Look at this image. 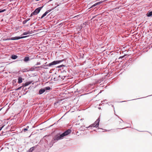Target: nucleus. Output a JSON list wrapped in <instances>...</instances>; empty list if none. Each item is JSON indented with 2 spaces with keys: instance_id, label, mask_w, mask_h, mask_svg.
Segmentation results:
<instances>
[{
  "instance_id": "obj_27",
  "label": "nucleus",
  "mask_w": 152,
  "mask_h": 152,
  "mask_svg": "<svg viewBox=\"0 0 152 152\" xmlns=\"http://www.w3.org/2000/svg\"><path fill=\"white\" fill-rule=\"evenodd\" d=\"M27 130H28V129L26 128H24L22 130V131H23V132H25Z\"/></svg>"
},
{
  "instance_id": "obj_36",
  "label": "nucleus",
  "mask_w": 152,
  "mask_h": 152,
  "mask_svg": "<svg viewBox=\"0 0 152 152\" xmlns=\"http://www.w3.org/2000/svg\"><path fill=\"white\" fill-rule=\"evenodd\" d=\"M112 106L113 107V109H114V106L113 105H112ZM114 112H115V110H114Z\"/></svg>"
},
{
  "instance_id": "obj_43",
  "label": "nucleus",
  "mask_w": 152,
  "mask_h": 152,
  "mask_svg": "<svg viewBox=\"0 0 152 152\" xmlns=\"http://www.w3.org/2000/svg\"><path fill=\"white\" fill-rule=\"evenodd\" d=\"M106 99H105V100H104V102H105V101H106Z\"/></svg>"
},
{
  "instance_id": "obj_26",
  "label": "nucleus",
  "mask_w": 152,
  "mask_h": 152,
  "mask_svg": "<svg viewBox=\"0 0 152 152\" xmlns=\"http://www.w3.org/2000/svg\"><path fill=\"white\" fill-rule=\"evenodd\" d=\"M22 86H20V87H19L18 88H17L16 89H15V90L16 91H18V90H20L22 88Z\"/></svg>"
},
{
  "instance_id": "obj_23",
  "label": "nucleus",
  "mask_w": 152,
  "mask_h": 152,
  "mask_svg": "<svg viewBox=\"0 0 152 152\" xmlns=\"http://www.w3.org/2000/svg\"><path fill=\"white\" fill-rule=\"evenodd\" d=\"M66 66L65 65H64V64H62V65H59V66H58L57 67L58 68H61L62 66H64L65 67Z\"/></svg>"
},
{
  "instance_id": "obj_24",
  "label": "nucleus",
  "mask_w": 152,
  "mask_h": 152,
  "mask_svg": "<svg viewBox=\"0 0 152 152\" xmlns=\"http://www.w3.org/2000/svg\"><path fill=\"white\" fill-rule=\"evenodd\" d=\"M27 70V69H22L21 70V72L23 73V72H27V71H26Z\"/></svg>"
},
{
  "instance_id": "obj_52",
  "label": "nucleus",
  "mask_w": 152,
  "mask_h": 152,
  "mask_svg": "<svg viewBox=\"0 0 152 152\" xmlns=\"http://www.w3.org/2000/svg\"><path fill=\"white\" fill-rule=\"evenodd\" d=\"M116 115L118 117V115Z\"/></svg>"
},
{
  "instance_id": "obj_14",
  "label": "nucleus",
  "mask_w": 152,
  "mask_h": 152,
  "mask_svg": "<svg viewBox=\"0 0 152 152\" xmlns=\"http://www.w3.org/2000/svg\"><path fill=\"white\" fill-rule=\"evenodd\" d=\"M18 57V56L17 55H13L11 56V58L12 59H17Z\"/></svg>"
},
{
  "instance_id": "obj_39",
  "label": "nucleus",
  "mask_w": 152,
  "mask_h": 152,
  "mask_svg": "<svg viewBox=\"0 0 152 152\" xmlns=\"http://www.w3.org/2000/svg\"><path fill=\"white\" fill-rule=\"evenodd\" d=\"M107 104L109 105H110V104H109L108 102L107 103Z\"/></svg>"
},
{
  "instance_id": "obj_15",
  "label": "nucleus",
  "mask_w": 152,
  "mask_h": 152,
  "mask_svg": "<svg viewBox=\"0 0 152 152\" xmlns=\"http://www.w3.org/2000/svg\"><path fill=\"white\" fill-rule=\"evenodd\" d=\"M147 16L150 17L152 15V11H148V12L146 14Z\"/></svg>"
},
{
  "instance_id": "obj_20",
  "label": "nucleus",
  "mask_w": 152,
  "mask_h": 152,
  "mask_svg": "<svg viewBox=\"0 0 152 152\" xmlns=\"http://www.w3.org/2000/svg\"><path fill=\"white\" fill-rule=\"evenodd\" d=\"M95 125L94 124H91V125H90L89 126H88V127H86V128H89L90 127H96V126H95Z\"/></svg>"
},
{
  "instance_id": "obj_5",
  "label": "nucleus",
  "mask_w": 152,
  "mask_h": 152,
  "mask_svg": "<svg viewBox=\"0 0 152 152\" xmlns=\"http://www.w3.org/2000/svg\"><path fill=\"white\" fill-rule=\"evenodd\" d=\"M28 36H21V37H11V40H18L19 39H23L24 38H25L26 37H28Z\"/></svg>"
},
{
  "instance_id": "obj_1",
  "label": "nucleus",
  "mask_w": 152,
  "mask_h": 152,
  "mask_svg": "<svg viewBox=\"0 0 152 152\" xmlns=\"http://www.w3.org/2000/svg\"><path fill=\"white\" fill-rule=\"evenodd\" d=\"M64 60V59H63L60 60L54 61L51 63H50L48 64H45L44 65L41 66H39V67L43 68L45 69H47L48 68L46 67L49 66L53 67V66L56 65L57 64H59L63 61Z\"/></svg>"
},
{
  "instance_id": "obj_17",
  "label": "nucleus",
  "mask_w": 152,
  "mask_h": 152,
  "mask_svg": "<svg viewBox=\"0 0 152 152\" xmlns=\"http://www.w3.org/2000/svg\"><path fill=\"white\" fill-rule=\"evenodd\" d=\"M18 83H22L23 79L21 77H19L18 79Z\"/></svg>"
},
{
  "instance_id": "obj_4",
  "label": "nucleus",
  "mask_w": 152,
  "mask_h": 152,
  "mask_svg": "<svg viewBox=\"0 0 152 152\" xmlns=\"http://www.w3.org/2000/svg\"><path fill=\"white\" fill-rule=\"evenodd\" d=\"M43 7V6L39 7L36 8L35 10L33 12V14H34V15H36L38 14L40 12L41 10Z\"/></svg>"
},
{
  "instance_id": "obj_41",
  "label": "nucleus",
  "mask_w": 152,
  "mask_h": 152,
  "mask_svg": "<svg viewBox=\"0 0 152 152\" xmlns=\"http://www.w3.org/2000/svg\"><path fill=\"white\" fill-rule=\"evenodd\" d=\"M149 133L150 134L152 135V134H151L150 132H149Z\"/></svg>"
},
{
  "instance_id": "obj_18",
  "label": "nucleus",
  "mask_w": 152,
  "mask_h": 152,
  "mask_svg": "<svg viewBox=\"0 0 152 152\" xmlns=\"http://www.w3.org/2000/svg\"><path fill=\"white\" fill-rule=\"evenodd\" d=\"M30 20V18H27L25 20L23 21V22H22L23 24V25L25 24H26V22L27 21H28Z\"/></svg>"
},
{
  "instance_id": "obj_10",
  "label": "nucleus",
  "mask_w": 152,
  "mask_h": 152,
  "mask_svg": "<svg viewBox=\"0 0 152 152\" xmlns=\"http://www.w3.org/2000/svg\"><path fill=\"white\" fill-rule=\"evenodd\" d=\"M31 83V81H29L27 82L24 83H23L22 84L23 85V86L26 87L29 85Z\"/></svg>"
},
{
  "instance_id": "obj_28",
  "label": "nucleus",
  "mask_w": 152,
  "mask_h": 152,
  "mask_svg": "<svg viewBox=\"0 0 152 152\" xmlns=\"http://www.w3.org/2000/svg\"><path fill=\"white\" fill-rule=\"evenodd\" d=\"M11 38H7L5 40L7 41V40H11Z\"/></svg>"
},
{
  "instance_id": "obj_50",
  "label": "nucleus",
  "mask_w": 152,
  "mask_h": 152,
  "mask_svg": "<svg viewBox=\"0 0 152 152\" xmlns=\"http://www.w3.org/2000/svg\"><path fill=\"white\" fill-rule=\"evenodd\" d=\"M135 100V99H132V100Z\"/></svg>"
},
{
  "instance_id": "obj_44",
  "label": "nucleus",
  "mask_w": 152,
  "mask_h": 152,
  "mask_svg": "<svg viewBox=\"0 0 152 152\" xmlns=\"http://www.w3.org/2000/svg\"><path fill=\"white\" fill-rule=\"evenodd\" d=\"M126 63H125L124 64V65H125V64L126 65Z\"/></svg>"
},
{
  "instance_id": "obj_3",
  "label": "nucleus",
  "mask_w": 152,
  "mask_h": 152,
  "mask_svg": "<svg viewBox=\"0 0 152 152\" xmlns=\"http://www.w3.org/2000/svg\"><path fill=\"white\" fill-rule=\"evenodd\" d=\"M71 130L70 129H68V130H66L63 133L61 134V135L62 136V137L63 138L64 137L68 135L71 133Z\"/></svg>"
},
{
  "instance_id": "obj_31",
  "label": "nucleus",
  "mask_w": 152,
  "mask_h": 152,
  "mask_svg": "<svg viewBox=\"0 0 152 152\" xmlns=\"http://www.w3.org/2000/svg\"><path fill=\"white\" fill-rule=\"evenodd\" d=\"M40 62H37L36 64H35L36 65H40Z\"/></svg>"
},
{
  "instance_id": "obj_35",
  "label": "nucleus",
  "mask_w": 152,
  "mask_h": 152,
  "mask_svg": "<svg viewBox=\"0 0 152 152\" xmlns=\"http://www.w3.org/2000/svg\"><path fill=\"white\" fill-rule=\"evenodd\" d=\"M29 128V126H26V128L27 129H28Z\"/></svg>"
},
{
  "instance_id": "obj_13",
  "label": "nucleus",
  "mask_w": 152,
  "mask_h": 152,
  "mask_svg": "<svg viewBox=\"0 0 152 152\" xmlns=\"http://www.w3.org/2000/svg\"><path fill=\"white\" fill-rule=\"evenodd\" d=\"M35 148V146L32 147L30 148L28 150L26 151V152H32L34 150Z\"/></svg>"
},
{
  "instance_id": "obj_16",
  "label": "nucleus",
  "mask_w": 152,
  "mask_h": 152,
  "mask_svg": "<svg viewBox=\"0 0 152 152\" xmlns=\"http://www.w3.org/2000/svg\"><path fill=\"white\" fill-rule=\"evenodd\" d=\"M29 60H30L29 58V57H28V56L25 57L24 58V59H23V61L25 62H27Z\"/></svg>"
},
{
  "instance_id": "obj_37",
  "label": "nucleus",
  "mask_w": 152,
  "mask_h": 152,
  "mask_svg": "<svg viewBox=\"0 0 152 152\" xmlns=\"http://www.w3.org/2000/svg\"><path fill=\"white\" fill-rule=\"evenodd\" d=\"M124 56H121L119 58H123Z\"/></svg>"
},
{
  "instance_id": "obj_49",
  "label": "nucleus",
  "mask_w": 152,
  "mask_h": 152,
  "mask_svg": "<svg viewBox=\"0 0 152 152\" xmlns=\"http://www.w3.org/2000/svg\"><path fill=\"white\" fill-rule=\"evenodd\" d=\"M138 98V99H141V98Z\"/></svg>"
},
{
  "instance_id": "obj_48",
  "label": "nucleus",
  "mask_w": 152,
  "mask_h": 152,
  "mask_svg": "<svg viewBox=\"0 0 152 152\" xmlns=\"http://www.w3.org/2000/svg\"><path fill=\"white\" fill-rule=\"evenodd\" d=\"M152 95H150L148 96H152Z\"/></svg>"
},
{
  "instance_id": "obj_45",
  "label": "nucleus",
  "mask_w": 152,
  "mask_h": 152,
  "mask_svg": "<svg viewBox=\"0 0 152 152\" xmlns=\"http://www.w3.org/2000/svg\"><path fill=\"white\" fill-rule=\"evenodd\" d=\"M100 108H101V107H99V109H100Z\"/></svg>"
},
{
  "instance_id": "obj_11",
  "label": "nucleus",
  "mask_w": 152,
  "mask_h": 152,
  "mask_svg": "<svg viewBox=\"0 0 152 152\" xmlns=\"http://www.w3.org/2000/svg\"><path fill=\"white\" fill-rule=\"evenodd\" d=\"M45 91V90L44 88H42L40 89L39 91V95L41 94L44 93Z\"/></svg>"
},
{
  "instance_id": "obj_21",
  "label": "nucleus",
  "mask_w": 152,
  "mask_h": 152,
  "mask_svg": "<svg viewBox=\"0 0 152 152\" xmlns=\"http://www.w3.org/2000/svg\"><path fill=\"white\" fill-rule=\"evenodd\" d=\"M45 91L46 90H50V87L49 86H47L44 88Z\"/></svg>"
},
{
  "instance_id": "obj_30",
  "label": "nucleus",
  "mask_w": 152,
  "mask_h": 152,
  "mask_svg": "<svg viewBox=\"0 0 152 152\" xmlns=\"http://www.w3.org/2000/svg\"><path fill=\"white\" fill-rule=\"evenodd\" d=\"M119 122L120 123H122V122H124V121L122 119H120V121H119Z\"/></svg>"
},
{
  "instance_id": "obj_8",
  "label": "nucleus",
  "mask_w": 152,
  "mask_h": 152,
  "mask_svg": "<svg viewBox=\"0 0 152 152\" xmlns=\"http://www.w3.org/2000/svg\"><path fill=\"white\" fill-rule=\"evenodd\" d=\"M99 121L100 118H99L94 123V124L95 125V126H96V128H97L99 126Z\"/></svg>"
},
{
  "instance_id": "obj_19",
  "label": "nucleus",
  "mask_w": 152,
  "mask_h": 152,
  "mask_svg": "<svg viewBox=\"0 0 152 152\" xmlns=\"http://www.w3.org/2000/svg\"><path fill=\"white\" fill-rule=\"evenodd\" d=\"M61 72L63 74V75H66V71L65 70H62L61 71Z\"/></svg>"
},
{
  "instance_id": "obj_29",
  "label": "nucleus",
  "mask_w": 152,
  "mask_h": 152,
  "mask_svg": "<svg viewBox=\"0 0 152 152\" xmlns=\"http://www.w3.org/2000/svg\"><path fill=\"white\" fill-rule=\"evenodd\" d=\"M55 4L56 5V6H55L54 7H55V8L57 6L59 5V4H58L57 3H55Z\"/></svg>"
},
{
  "instance_id": "obj_2",
  "label": "nucleus",
  "mask_w": 152,
  "mask_h": 152,
  "mask_svg": "<svg viewBox=\"0 0 152 152\" xmlns=\"http://www.w3.org/2000/svg\"><path fill=\"white\" fill-rule=\"evenodd\" d=\"M63 138L62 137L61 134H58L53 138L51 142L54 143V141H58L59 140L62 139Z\"/></svg>"
},
{
  "instance_id": "obj_51",
  "label": "nucleus",
  "mask_w": 152,
  "mask_h": 152,
  "mask_svg": "<svg viewBox=\"0 0 152 152\" xmlns=\"http://www.w3.org/2000/svg\"><path fill=\"white\" fill-rule=\"evenodd\" d=\"M120 129H123V128H121Z\"/></svg>"
},
{
  "instance_id": "obj_12",
  "label": "nucleus",
  "mask_w": 152,
  "mask_h": 152,
  "mask_svg": "<svg viewBox=\"0 0 152 152\" xmlns=\"http://www.w3.org/2000/svg\"><path fill=\"white\" fill-rule=\"evenodd\" d=\"M66 77V75H63V76L59 75L58 77V80H61V79L64 80Z\"/></svg>"
},
{
  "instance_id": "obj_32",
  "label": "nucleus",
  "mask_w": 152,
  "mask_h": 152,
  "mask_svg": "<svg viewBox=\"0 0 152 152\" xmlns=\"http://www.w3.org/2000/svg\"><path fill=\"white\" fill-rule=\"evenodd\" d=\"M33 15H34V14H33V12H32L31 14V15L30 16V17H32Z\"/></svg>"
},
{
  "instance_id": "obj_25",
  "label": "nucleus",
  "mask_w": 152,
  "mask_h": 152,
  "mask_svg": "<svg viewBox=\"0 0 152 152\" xmlns=\"http://www.w3.org/2000/svg\"><path fill=\"white\" fill-rule=\"evenodd\" d=\"M6 10V9H3V10H1L0 9V13L2 12L5 11Z\"/></svg>"
},
{
  "instance_id": "obj_40",
  "label": "nucleus",
  "mask_w": 152,
  "mask_h": 152,
  "mask_svg": "<svg viewBox=\"0 0 152 152\" xmlns=\"http://www.w3.org/2000/svg\"><path fill=\"white\" fill-rule=\"evenodd\" d=\"M15 82V80H13V83Z\"/></svg>"
},
{
  "instance_id": "obj_46",
  "label": "nucleus",
  "mask_w": 152,
  "mask_h": 152,
  "mask_svg": "<svg viewBox=\"0 0 152 152\" xmlns=\"http://www.w3.org/2000/svg\"><path fill=\"white\" fill-rule=\"evenodd\" d=\"M83 119H80V120H83Z\"/></svg>"
},
{
  "instance_id": "obj_47",
  "label": "nucleus",
  "mask_w": 152,
  "mask_h": 152,
  "mask_svg": "<svg viewBox=\"0 0 152 152\" xmlns=\"http://www.w3.org/2000/svg\"><path fill=\"white\" fill-rule=\"evenodd\" d=\"M83 119H80V120H83Z\"/></svg>"
},
{
  "instance_id": "obj_9",
  "label": "nucleus",
  "mask_w": 152,
  "mask_h": 152,
  "mask_svg": "<svg viewBox=\"0 0 152 152\" xmlns=\"http://www.w3.org/2000/svg\"><path fill=\"white\" fill-rule=\"evenodd\" d=\"M39 66H35L31 67L29 70H27V72H29V71H33L35 70V69L38 68H39Z\"/></svg>"
},
{
  "instance_id": "obj_53",
  "label": "nucleus",
  "mask_w": 152,
  "mask_h": 152,
  "mask_svg": "<svg viewBox=\"0 0 152 152\" xmlns=\"http://www.w3.org/2000/svg\"><path fill=\"white\" fill-rule=\"evenodd\" d=\"M130 100H128V101H130Z\"/></svg>"
},
{
  "instance_id": "obj_34",
  "label": "nucleus",
  "mask_w": 152,
  "mask_h": 152,
  "mask_svg": "<svg viewBox=\"0 0 152 152\" xmlns=\"http://www.w3.org/2000/svg\"><path fill=\"white\" fill-rule=\"evenodd\" d=\"M78 16H79V15H78L77 16H75L74 17V18H77V17Z\"/></svg>"
},
{
  "instance_id": "obj_6",
  "label": "nucleus",
  "mask_w": 152,
  "mask_h": 152,
  "mask_svg": "<svg viewBox=\"0 0 152 152\" xmlns=\"http://www.w3.org/2000/svg\"><path fill=\"white\" fill-rule=\"evenodd\" d=\"M55 7H53L51 9H50L48 11H46L41 16V18H39L41 19H42L43 18L45 17L49 12H50L52 10H53L55 8Z\"/></svg>"
},
{
  "instance_id": "obj_7",
  "label": "nucleus",
  "mask_w": 152,
  "mask_h": 152,
  "mask_svg": "<svg viewBox=\"0 0 152 152\" xmlns=\"http://www.w3.org/2000/svg\"><path fill=\"white\" fill-rule=\"evenodd\" d=\"M107 0H104V1H99L98 2H97V3H95V4H93V5H92L91 7V8H93L97 5H99L101 4H102V3L103 2H105L106 1H107Z\"/></svg>"
},
{
  "instance_id": "obj_42",
  "label": "nucleus",
  "mask_w": 152,
  "mask_h": 152,
  "mask_svg": "<svg viewBox=\"0 0 152 152\" xmlns=\"http://www.w3.org/2000/svg\"><path fill=\"white\" fill-rule=\"evenodd\" d=\"M109 131L108 130H105V131Z\"/></svg>"
},
{
  "instance_id": "obj_38",
  "label": "nucleus",
  "mask_w": 152,
  "mask_h": 152,
  "mask_svg": "<svg viewBox=\"0 0 152 152\" xmlns=\"http://www.w3.org/2000/svg\"><path fill=\"white\" fill-rule=\"evenodd\" d=\"M126 101H121V102H126Z\"/></svg>"
},
{
  "instance_id": "obj_33",
  "label": "nucleus",
  "mask_w": 152,
  "mask_h": 152,
  "mask_svg": "<svg viewBox=\"0 0 152 152\" xmlns=\"http://www.w3.org/2000/svg\"><path fill=\"white\" fill-rule=\"evenodd\" d=\"M3 126L0 127V131L3 128Z\"/></svg>"
},
{
  "instance_id": "obj_22",
  "label": "nucleus",
  "mask_w": 152,
  "mask_h": 152,
  "mask_svg": "<svg viewBox=\"0 0 152 152\" xmlns=\"http://www.w3.org/2000/svg\"><path fill=\"white\" fill-rule=\"evenodd\" d=\"M30 33L29 31L27 32H24L22 34V35H26L29 34Z\"/></svg>"
}]
</instances>
